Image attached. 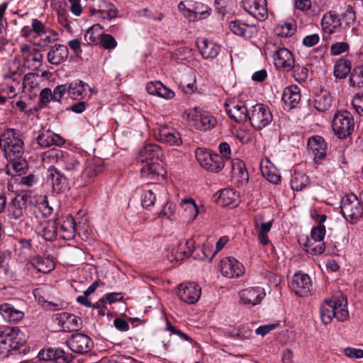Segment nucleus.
<instances>
[{"mask_svg": "<svg viewBox=\"0 0 363 363\" xmlns=\"http://www.w3.org/2000/svg\"><path fill=\"white\" fill-rule=\"evenodd\" d=\"M354 126L352 114L347 111L337 112L333 119L332 128L335 135L340 139L351 135Z\"/></svg>", "mask_w": 363, "mask_h": 363, "instance_id": "obj_8", "label": "nucleus"}, {"mask_svg": "<svg viewBox=\"0 0 363 363\" xmlns=\"http://www.w3.org/2000/svg\"><path fill=\"white\" fill-rule=\"evenodd\" d=\"M264 289L261 286H250L239 291L240 302L244 305L259 304L265 296Z\"/></svg>", "mask_w": 363, "mask_h": 363, "instance_id": "obj_14", "label": "nucleus"}, {"mask_svg": "<svg viewBox=\"0 0 363 363\" xmlns=\"http://www.w3.org/2000/svg\"><path fill=\"white\" fill-rule=\"evenodd\" d=\"M325 235V228L323 225H318L316 227L312 228L309 238H313L315 240L324 242Z\"/></svg>", "mask_w": 363, "mask_h": 363, "instance_id": "obj_63", "label": "nucleus"}, {"mask_svg": "<svg viewBox=\"0 0 363 363\" xmlns=\"http://www.w3.org/2000/svg\"><path fill=\"white\" fill-rule=\"evenodd\" d=\"M26 342L24 333L17 327L2 332L1 333V354L21 353L19 350Z\"/></svg>", "mask_w": 363, "mask_h": 363, "instance_id": "obj_5", "label": "nucleus"}, {"mask_svg": "<svg viewBox=\"0 0 363 363\" xmlns=\"http://www.w3.org/2000/svg\"><path fill=\"white\" fill-rule=\"evenodd\" d=\"M260 170L262 176L266 178L270 183L278 184L281 182V176L278 173L277 169L269 161L261 162Z\"/></svg>", "mask_w": 363, "mask_h": 363, "instance_id": "obj_42", "label": "nucleus"}, {"mask_svg": "<svg viewBox=\"0 0 363 363\" xmlns=\"http://www.w3.org/2000/svg\"><path fill=\"white\" fill-rule=\"evenodd\" d=\"M232 177L240 185L248 182L249 175L245 164L240 159L235 158L232 160Z\"/></svg>", "mask_w": 363, "mask_h": 363, "instance_id": "obj_32", "label": "nucleus"}, {"mask_svg": "<svg viewBox=\"0 0 363 363\" xmlns=\"http://www.w3.org/2000/svg\"><path fill=\"white\" fill-rule=\"evenodd\" d=\"M101 30L102 27L99 24H94L91 26L84 35V39L86 43L89 44H97L102 35Z\"/></svg>", "mask_w": 363, "mask_h": 363, "instance_id": "obj_53", "label": "nucleus"}, {"mask_svg": "<svg viewBox=\"0 0 363 363\" xmlns=\"http://www.w3.org/2000/svg\"><path fill=\"white\" fill-rule=\"evenodd\" d=\"M157 186H153L151 189L144 188L140 194L141 205L144 208L150 209L154 206L157 199Z\"/></svg>", "mask_w": 363, "mask_h": 363, "instance_id": "obj_43", "label": "nucleus"}, {"mask_svg": "<svg viewBox=\"0 0 363 363\" xmlns=\"http://www.w3.org/2000/svg\"><path fill=\"white\" fill-rule=\"evenodd\" d=\"M308 184L309 178L303 172H295L291 179V187L294 191H301Z\"/></svg>", "mask_w": 363, "mask_h": 363, "instance_id": "obj_49", "label": "nucleus"}, {"mask_svg": "<svg viewBox=\"0 0 363 363\" xmlns=\"http://www.w3.org/2000/svg\"><path fill=\"white\" fill-rule=\"evenodd\" d=\"M274 63L276 67L291 70L294 66L295 58L291 50L279 48L274 53Z\"/></svg>", "mask_w": 363, "mask_h": 363, "instance_id": "obj_23", "label": "nucleus"}, {"mask_svg": "<svg viewBox=\"0 0 363 363\" xmlns=\"http://www.w3.org/2000/svg\"><path fill=\"white\" fill-rule=\"evenodd\" d=\"M217 201L223 206L235 207L239 202V196L235 190L225 189L220 191Z\"/></svg>", "mask_w": 363, "mask_h": 363, "instance_id": "obj_41", "label": "nucleus"}, {"mask_svg": "<svg viewBox=\"0 0 363 363\" xmlns=\"http://www.w3.org/2000/svg\"><path fill=\"white\" fill-rule=\"evenodd\" d=\"M201 287L194 283L181 284L178 287L179 298L188 304H194L200 298Z\"/></svg>", "mask_w": 363, "mask_h": 363, "instance_id": "obj_17", "label": "nucleus"}, {"mask_svg": "<svg viewBox=\"0 0 363 363\" xmlns=\"http://www.w3.org/2000/svg\"><path fill=\"white\" fill-rule=\"evenodd\" d=\"M236 335L242 340H250L252 335V330L249 325H240L236 330Z\"/></svg>", "mask_w": 363, "mask_h": 363, "instance_id": "obj_60", "label": "nucleus"}, {"mask_svg": "<svg viewBox=\"0 0 363 363\" xmlns=\"http://www.w3.org/2000/svg\"><path fill=\"white\" fill-rule=\"evenodd\" d=\"M341 212L346 220L354 223L363 216V205L354 194H349L342 197Z\"/></svg>", "mask_w": 363, "mask_h": 363, "instance_id": "obj_6", "label": "nucleus"}, {"mask_svg": "<svg viewBox=\"0 0 363 363\" xmlns=\"http://www.w3.org/2000/svg\"><path fill=\"white\" fill-rule=\"evenodd\" d=\"M60 229L65 233V235H63L65 238L70 239L74 238L76 232V225L74 218L72 216H67L62 223Z\"/></svg>", "mask_w": 363, "mask_h": 363, "instance_id": "obj_54", "label": "nucleus"}, {"mask_svg": "<svg viewBox=\"0 0 363 363\" xmlns=\"http://www.w3.org/2000/svg\"><path fill=\"white\" fill-rule=\"evenodd\" d=\"M274 220L269 219L265 220L262 214H257L255 216L254 227L257 233L259 242L263 245H267L269 242L268 233L270 231Z\"/></svg>", "mask_w": 363, "mask_h": 363, "instance_id": "obj_20", "label": "nucleus"}, {"mask_svg": "<svg viewBox=\"0 0 363 363\" xmlns=\"http://www.w3.org/2000/svg\"><path fill=\"white\" fill-rule=\"evenodd\" d=\"M249 121L253 128L257 130L268 126L273 121L270 109L262 104L252 106L250 110Z\"/></svg>", "mask_w": 363, "mask_h": 363, "instance_id": "obj_10", "label": "nucleus"}, {"mask_svg": "<svg viewBox=\"0 0 363 363\" xmlns=\"http://www.w3.org/2000/svg\"><path fill=\"white\" fill-rule=\"evenodd\" d=\"M217 124L216 118L210 113L201 111L200 113L197 130H208L213 128Z\"/></svg>", "mask_w": 363, "mask_h": 363, "instance_id": "obj_47", "label": "nucleus"}, {"mask_svg": "<svg viewBox=\"0 0 363 363\" xmlns=\"http://www.w3.org/2000/svg\"><path fill=\"white\" fill-rule=\"evenodd\" d=\"M60 323L63 331H74L79 329L81 320L74 314L63 313L60 315Z\"/></svg>", "mask_w": 363, "mask_h": 363, "instance_id": "obj_40", "label": "nucleus"}, {"mask_svg": "<svg viewBox=\"0 0 363 363\" xmlns=\"http://www.w3.org/2000/svg\"><path fill=\"white\" fill-rule=\"evenodd\" d=\"M11 162V166L16 174L21 175L25 173L26 169H27L28 164L27 161L22 157L19 159L9 160Z\"/></svg>", "mask_w": 363, "mask_h": 363, "instance_id": "obj_59", "label": "nucleus"}, {"mask_svg": "<svg viewBox=\"0 0 363 363\" xmlns=\"http://www.w3.org/2000/svg\"><path fill=\"white\" fill-rule=\"evenodd\" d=\"M160 217H165L169 220H174L177 219V206L172 202L167 201L162 210L160 211Z\"/></svg>", "mask_w": 363, "mask_h": 363, "instance_id": "obj_56", "label": "nucleus"}, {"mask_svg": "<svg viewBox=\"0 0 363 363\" xmlns=\"http://www.w3.org/2000/svg\"><path fill=\"white\" fill-rule=\"evenodd\" d=\"M220 270L223 277L233 279L242 277L245 274V269L237 259L228 257L220 260Z\"/></svg>", "mask_w": 363, "mask_h": 363, "instance_id": "obj_12", "label": "nucleus"}, {"mask_svg": "<svg viewBox=\"0 0 363 363\" xmlns=\"http://www.w3.org/2000/svg\"><path fill=\"white\" fill-rule=\"evenodd\" d=\"M147 91L151 94L165 99H171L175 96L174 92L167 88L160 81L150 82L146 85Z\"/></svg>", "mask_w": 363, "mask_h": 363, "instance_id": "obj_31", "label": "nucleus"}, {"mask_svg": "<svg viewBox=\"0 0 363 363\" xmlns=\"http://www.w3.org/2000/svg\"><path fill=\"white\" fill-rule=\"evenodd\" d=\"M26 208V203L23 197H16L9 203L7 216L11 219H20L23 216Z\"/></svg>", "mask_w": 363, "mask_h": 363, "instance_id": "obj_35", "label": "nucleus"}, {"mask_svg": "<svg viewBox=\"0 0 363 363\" xmlns=\"http://www.w3.org/2000/svg\"><path fill=\"white\" fill-rule=\"evenodd\" d=\"M320 314L325 325L329 324L333 318L345 321L349 316L347 299L342 294L326 299L320 306Z\"/></svg>", "mask_w": 363, "mask_h": 363, "instance_id": "obj_2", "label": "nucleus"}, {"mask_svg": "<svg viewBox=\"0 0 363 363\" xmlns=\"http://www.w3.org/2000/svg\"><path fill=\"white\" fill-rule=\"evenodd\" d=\"M350 83L353 86H363V65L354 68L350 77Z\"/></svg>", "mask_w": 363, "mask_h": 363, "instance_id": "obj_55", "label": "nucleus"}, {"mask_svg": "<svg viewBox=\"0 0 363 363\" xmlns=\"http://www.w3.org/2000/svg\"><path fill=\"white\" fill-rule=\"evenodd\" d=\"M69 348L74 352L84 354L89 352L93 347L91 338L83 333H75L67 341Z\"/></svg>", "mask_w": 363, "mask_h": 363, "instance_id": "obj_15", "label": "nucleus"}, {"mask_svg": "<svg viewBox=\"0 0 363 363\" xmlns=\"http://www.w3.org/2000/svg\"><path fill=\"white\" fill-rule=\"evenodd\" d=\"M154 137L162 143L171 146L182 145L180 133L174 127L167 124H157L153 130Z\"/></svg>", "mask_w": 363, "mask_h": 363, "instance_id": "obj_11", "label": "nucleus"}, {"mask_svg": "<svg viewBox=\"0 0 363 363\" xmlns=\"http://www.w3.org/2000/svg\"><path fill=\"white\" fill-rule=\"evenodd\" d=\"M195 155L199 164L208 171L218 172L224 167V162L217 153L199 147L196 150Z\"/></svg>", "mask_w": 363, "mask_h": 363, "instance_id": "obj_9", "label": "nucleus"}, {"mask_svg": "<svg viewBox=\"0 0 363 363\" xmlns=\"http://www.w3.org/2000/svg\"><path fill=\"white\" fill-rule=\"evenodd\" d=\"M351 69V63L346 59L338 60L334 66V75L339 79L345 78Z\"/></svg>", "mask_w": 363, "mask_h": 363, "instance_id": "obj_51", "label": "nucleus"}, {"mask_svg": "<svg viewBox=\"0 0 363 363\" xmlns=\"http://www.w3.org/2000/svg\"><path fill=\"white\" fill-rule=\"evenodd\" d=\"M244 9L259 21H264L268 16L267 0H242Z\"/></svg>", "mask_w": 363, "mask_h": 363, "instance_id": "obj_18", "label": "nucleus"}, {"mask_svg": "<svg viewBox=\"0 0 363 363\" xmlns=\"http://www.w3.org/2000/svg\"><path fill=\"white\" fill-rule=\"evenodd\" d=\"M341 24V20L338 15L332 11L326 12L321 19L323 31L329 35L337 32L340 28Z\"/></svg>", "mask_w": 363, "mask_h": 363, "instance_id": "obj_26", "label": "nucleus"}, {"mask_svg": "<svg viewBox=\"0 0 363 363\" xmlns=\"http://www.w3.org/2000/svg\"><path fill=\"white\" fill-rule=\"evenodd\" d=\"M100 171L99 167H97L95 164L90 163L84 169L83 168L81 173L84 177L92 178L96 177Z\"/></svg>", "mask_w": 363, "mask_h": 363, "instance_id": "obj_62", "label": "nucleus"}, {"mask_svg": "<svg viewBox=\"0 0 363 363\" xmlns=\"http://www.w3.org/2000/svg\"><path fill=\"white\" fill-rule=\"evenodd\" d=\"M42 161L44 164H57L68 176L74 177L82 172L84 160L79 152L53 148L43 154Z\"/></svg>", "mask_w": 363, "mask_h": 363, "instance_id": "obj_1", "label": "nucleus"}, {"mask_svg": "<svg viewBox=\"0 0 363 363\" xmlns=\"http://www.w3.org/2000/svg\"><path fill=\"white\" fill-rule=\"evenodd\" d=\"M0 314L5 321L10 323H17L24 317V313L22 311L16 309L7 303L0 305Z\"/></svg>", "mask_w": 363, "mask_h": 363, "instance_id": "obj_36", "label": "nucleus"}, {"mask_svg": "<svg viewBox=\"0 0 363 363\" xmlns=\"http://www.w3.org/2000/svg\"><path fill=\"white\" fill-rule=\"evenodd\" d=\"M201 111V110L197 107L186 109L182 114V118L189 125L196 129Z\"/></svg>", "mask_w": 363, "mask_h": 363, "instance_id": "obj_52", "label": "nucleus"}, {"mask_svg": "<svg viewBox=\"0 0 363 363\" xmlns=\"http://www.w3.org/2000/svg\"><path fill=\"white\" fill-rule=\"evenodd\" d=\"M180 206L189 220H194L198 216L199 208L193 199L184 198L182 200Z\"/></svg>", "mask_w": 363, "mask_h": 363, "instance_id": "obj_44", "label": "nucleus"}, {"mask_svg": "<svg viewBox=\"0 0 363 363\" xmlns=\"http://www.w3.org/2000/svg\"><path fill=\"white\" fill-rule=\"evenodd\" d=\"M332 96L327 90L322 89L314 95L313 105L318 111H327L332 106Z\"/></svg>", "mask_w": 363, "mask_h": 363, "instance_id": "obj_39", "label": "nucleus"}, {"mask_svg": "<svg viewBox=\"0 0 363 363\" xmlns=\"http://www.w3.org/2000/svg\"><path fill=\"white\" fill-rule=\"evenodd\" d=\"M36 231L45 240L52 241L55 239L57 235L55 223L53 220H44L36 228Z\"/></svg>", "mask_w": 363, "mask_h": 363, "instance_id": "obj_37", "label": "nucleus"}, {"mask_svg": "<svg viewBox=\"0 0 363 363\" xmlns=\"http://www.w3.org/2000/svg\"><path fill=\"white\" fill-rule=\"evenodd\" d=\"M178 8L181 11H185L184 16L192 21L206 18L211 14V9L201 3H195L191 9L186 8L185 4L180 2Z\"/></svg>", "mask_w": 363, "mask_h": 363, "instance_id": "obj_22", "label": "nucleus"}, {"mask_svg": "<svg viewBox=\"0 0 363 363\" xmlns=\"http://www.w3.org/2000/svg\"><path fill=\"white\" fill-rule=\"evenodd\" d=\"M38 144L43 147L51 145L60 146L65 144V139L50 130H42L36 138Z\"/></svg>", "mask_w": 363, "mask_h": 363, "instance_id": "obj_27", "label": "nucleus"}, {"mask_svg": "<svg viewBox=\"0 0 363 363\" xmlns=\"http://www.w3.org/2000/svg\"><path fill=\"white\" fill-rule=\"evenodd\" d=\"M162 154V150L160 145L157 144H147L140 151L139 157L141 162H158Z\"/></svg>", "mask_w": 363, "mask_h": 363, "instance_id": "obj_29", "label": "nucleus"}, {"mask_svg": "<svg viewBox=\"0 0 363 363\" xmlns=\"http://www.w3.org/2000/svg\"><path fill=\"white\" fill-rule=\"evenodd\" d=\"M225 106L229 116L236 122L242 123L249 118L250 111L244 102L233 99L226 102Z\"/></svg>", "mask_w": 363, "mask_h": 363, "instance_id": "obj_16", "label": "nucleus"}, {"mask_svg": "<svg viewBox=\"0 0 363 363\" xmlns=\"http://www.w3.org/2000/svg\"><path fill=\"white\" fill-rule=\"evenodd\" d=\"M68 96L74 100H86L98 92L95 87L90 86L89 84L82 80L68 84Z\"/></svg>", "mask_w": 363, "mask_h": 363, "instance_id": "obj_13", "label": "nucleus"}, {"mask_svg": "<svg viewBox=\"0 0 363 363\" xmlns=\"http://www.w3.org/2000/svg\"><path fill=\"white\" fill-rule=\"evenodd\" d=\"M96 12L100 14L102 18L108 20H111L118 15L116 7L113 4L104 0L99 1V9Z\"/></svg>", "mask_w": 363, "mask_h": 363, "instance_id": "obj_46", "label": "nucleus"}, {"mask_svg": "<svg viewBox=\"0 0 363 363\" xmlns=\"http://www.w3.org/2000/svg\"><path fill=\"white\" fill-rule=\"evenodd\" d=\"M308 148L314 155V161L318 163L323 160L327 155L328 144L320 135H313L308 140Z\"/></svg>", "mask_w": 363, "mask_h": 363, "instance_id": "obj_19", "label": "nucleus"}, {"mask_svg": "<svg viewBox=\"0 0 363 363\" xmlns=\"http://www.w3.org/2000/svg\"><path fill=\"white\" fill-rule=\"evenodd\" d=\"M352 104L357 113L363 116V94H356L352 99Z\"/></svg>", "mask_w": 363, "mask_h": 363, "instance_id": "obj_64", "label": "nucleus"}, {"mask_svg": "<svg viewBox=\"0 0 363 363\" xmlns=\"http://www.w3.org/2000/svg\"><path fill=\"white\" fill-rule=\"evenodd\" d=\"M68 84H60L55 86L53 89L52 96L54 97V101H60L63 96L68 94Z\"/></svg>", "mask_w": 363, "mask_h": 363, "instance_id": "obj_61", "label": "nucleus"}, {"mask_svg": "<svg viewBox=\"0 0 363 363\" xmlns=\"http://www.w3.org/2000/svg\"><path fill=\"white\" fill-rule=\"evenodd\" d=\"M29 263L38 272L48 274L55 268V262L50 256H33L29 258Z\"/></svg>", "mask_w": 363, "mask_h": 363, "instance_id": "obj_25", "label": "nucleus"}, {"mask_svg": "<svg viewBox=\"0 0 363 363\" xmlns=\"http://www.w3.org/2000/svg\"><path fill=\"white\" fill-rule=\"evenodd\" d=\"M99 43L105 50H113L118 45L117 41L113 36L107 33H102Z\"/></svg>", "mask_w": 363, "mask_h": 363, "instance_id": "obj_58", "label": "nucleus"}, {"mask_svg": "<svg viewBox=\"0 0 363 363\" xmlns=\"http://www.w3.org/2000/svg\"><path fill=\"white\" fill-rule=\"evenodd\" d=\"M4 78L2 91L8 95L9 98L11 99L16 96V91L21 88L22 80V88L29 87L31 89L34 87L32 84L37 77L34 74H28L23 77L19 72L14 70L11 74H5Z\"/></svg>", "mask_w": 363, "mask_h": 363, "instance_id": "obj_4", "label": "nucleus"}, {"mask_svg": "<svg viewBox=\"0 0 363 363\" xmlns=\"http://www.w3.org/2000/svg\"><path fill=\"white\" fill-rule=\"evenodd\" d=\"M292 289L299 296H306L312 289L311 278L306 274L297 272L294 274L291 280Z\"/></svg>", "mask_w": 363, "mask_h": 363, "instance_id": "obj_21", "label": "nucleus"}, {"mask_svg": "<svg viewBox=\"0 0 363 363\" xmlns=\"http://www.w3.org/2000/svg\"><path fill=\"white\" fill-rule=\"evenodd\" d=\"M281 99L289 109L295 108L301 101L300 89L296 85H291L284 89Z\"/></svg>", "mask_w": 363, "mask_h": 363, "instance_id": "obj_30", "label": "nucleus"}, {"mask_svg": "<svg viewBox=\"0 0 363 363\" xmlns=\"http://www.w3.org/2000/svg\"><path fill=\"white\" fill-rule=\"evenodd\" d=\"M195 248V242L192 238L181 241L177 247V256L179 259L191 255Z\"/></svg>", "mask_w": 363, "mask_h": 363, "instance_id": "obj_50", "label": "nucleus"}, {"mask_svg": "<svg viewBox=\"0 0 363 363\" xmlns=\"http://www.w3.org/2000/svg\"><path fill=\"white\" fill-rule=\"evenodd\" d=\"M68 54V49L65 45L56 44L48 52V60L52 65H58L66 60Z\"/></svg>", "mask_w": 363, "mask_h": 363, "instance_id": "obj_33", "label": "nucleus"}, {"mask_svg": "<svg viewBox=\"0 0 363 363\" xmlns=\"http://www.w3.org/2000/svg\"><path fill=\"white\" fill-rule=\"evenodd\" d=\"M296 30V26L293 21L290 22L279 23L274 29V33L282 38H288L293 35Z\"/></svg>", "mask_w": 363, "mask_h": 363, "instance_id": "obj_48", "label": "nucleus"}, {"mask_svg": "<svg viewBox=\"0 0 363 363\" xmlns=\"http://www.w3.org/2000/svg\"><path fill=\"white\" fill-rule=\"evenodd\" d=\"M198 47L203 58H215L220 52V46L211 40L206 38L198 43Z\"/></svg>", "mask_w": 363, "mask_h": 363, "instance_id": "obj_38", "label": "nucleus"}, {"mask_svg": "<svg viewBox=\"0 0 363 363\" xmlns=\"http://www.w3.org/2000/svg\"><path fill=\"white\" fill-rule=\"evenodd\" d=\"M18 63L30 70H35L41 66L43 55L34 46L21 44L16 55Z\"/></svg>", "mask_w": 363, "mask_h": 363, "instance_id": "obj_7", "label": "nucleus"}, {"mask_svg": "<svg viewBox=\"0 0 363 363\" xmlns=\"http://www.w3.org/2000/svg\"><path fill=\"white\" fill-rule=\"evenodd\" d=\"M41 355L44 360L52 361L53 363H69L72 359L71 354L60 348H49L43 351Z\"/></svg>", "mask_w": 363, "mask_h": 363, "instance_id": "obj_28", "label": "nucleus"}, {"mask_svg": "<svg viewBox=\"0 0 363 363\" xmlns=\"http://www.w3.org/2000/svg\"><path fill=\"white\" fill-rule=\"evenodd\" d=\"M143 163V165L140 168V172L143 178L154 179L159 176H163L164 169L158 162H145Z\"/></svg>", "mask_w": 363, "mask_h": 363, "instance_id": "obj_34", "label": "nucleus"}, {"mask_svg": "<svg viewBox=\"0 0 363 363\" xmlns=\"http://www.w3.org/2000/svg\"><path fill=\"white\" fill-rule=\"evenodd\" d=\"M0 144L4 148L8 160L22 157L24 153V143L19 131L7 129L1 135Z\"/></svg>", "mask_w": 363, "mask_h": 363, "instance_id": "obj_3", "label": "nucleus"}, {"mask_svg": "<svg viewBox=\"0 0 363 363\" xmlns=\"http://www.w3.org/2000/svg\"><path fill=\"white\" fill-rule=\"evenodd\" d=\"M228 27L233 34L245 38H251L257 33V28L255 26L245 23L240 20L230 21Z\"/></svg>", "mask_w": 363, "mask_h": 363, "instance_id": "obj_24", "label": "nucleus"}, {"mask_svg": "<svg viewBox=\"0 0 363 363\" xmlns=\"http://www.w3.org/2000/svg\"><path fill=\"white\" fill-rule=\"evenodd\" d=\"M291 69H293V75L297 82H305L307 79L308 69L306 67L294 63V66Z\"/></svg>", "mask_w": 363, "mask_h": 363, "instance_id": "obj_57", "label": "nucleus"}, {"mask_svg": "<svg viewBox=\"0 0 363 363\" xmlns=\"http://www.w3.org/2000/svg\"><path fill=\"white\" fill-rule=\"evenodd\" d=\"M305 250L310 255H318L323 254L325 250L324 242L315 240L313 238H307L304 244Z\"/></svg>", "mask_w": 363, "mask_h": 363, "instance_id": "obj_45", "label": "nucleus"}]
</instances>
